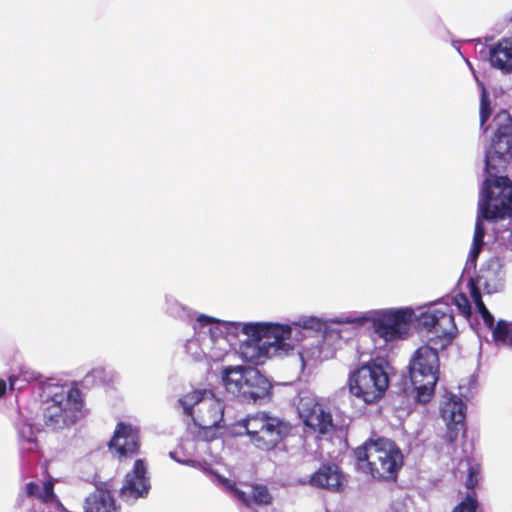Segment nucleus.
<instances>
[{"label": "nucleus", "instance_id": "17", "mask_svg": "<svg viewBox=\"0 0 512 512\" xmlns=\"http://www.w3.org/2000/svg\"><path fill=\"white\" fill-rule=\"evenodd\" d=\"M85 512H117L115 499L112 492L105 484L97 486L85 499Z\"/></svg>", "mask_w": 512, "mask_h": 512}, {"label": "nucleus", "instance_id": "37", "mask_svg": "<svg viewBox=\"0 0 512 512\" xmlns=\"http://www.w3.org/2000/svg\"><path fill=\"white\" fill-rule=\"evenodd\" d=\"M511 21H512V17H511Z\"/></svg>", "mask_w": 512, "mask_h": 512}, {"label": "nucleus", "instance_id": "20", "mask_svg": "<svg viewBox=\"0 0 512 512\" xmlns=\"http://www.w3.org/2000/svg\"><path fill=\"white\" fill-rule=\"evenodd\" d=\"M470 285V295L477 307L478 312L480 313L482 320L486 327H492L494 322V317L487 309L486 305L482 300V295L478 286L471 280L469 282Z\"/></svg>", "mask_w": 512, "mask_h": 512}, {"label": "nucleus", "instance_id": "6", "mask_svg": "<svg viewBox=\"0 0 512 512\" xmlns=\"http://www.w3.org/2000/svg\"><path fill=\"white\" fill-rule=\"evenodd\" d=\"M83 407V395L76 385L67 393H55L43 402V425L52 431L69 428L79 420Z\"/></svg>", "mask_w": 512, "mask_h": 512}, {"label": "nucleus", "instance_id": "8", "mask_svg": "<svg viewBox=\"0 0 512 512\" xmlns=\"http://www.w3.org/2000/svg\"><path fill=\"white\" fill-rule=\"evenodd\" d=\"M226 390L246 402H256L270 394V382L255 368L229 366L223 369Z\"/></svg>", "mask_w": 512, "mask_h": 512}, {"label": "nucleus", "instance_id": "14", "mask_svg": "<svg viewBox=\"0 0 512 512\" xmlns=\"http://www.w3.org/2000/svg\"><path fill=\"white\" fill-rule=\"evenodd\" d=\"M147 465L143 459H137L124 479L120 488V497L124 500H136L147 496L150 490Z\"/></svg>", "mask_w": 512, "mask_h": 512}, {"label": "nucleus", "instance_id": "22", "mask_svg": "<svg viewBox=\"0 0 512 512\" xmlns=\"http://www.w3.org/2000/svg\"><path fill=\"white\" fill-rule=\"evenodd\" d=\"M485 226H475L472 246L468 254V261L471 264H476L478 256L482 251L484 245V237H485Z\"/></svg>", "mask_w": 512, "mask_h": 512}, {"label": "nucleus", "instance_id": "18", "mask_svg": "<svg viewBox=\"0 0 512 512\" xmlns=\"http://www.w3.org/2000/svg\"><path fill=\"white\" fill-rule=\"evenodd\" d=\"M490 63L493 67L512 72V38L502 39L490 48Z\"/></svg>", "mask_w": 512, "mask_h": 512}, {"label": "nucleus", "instance_id": "12", "mask_svg": "<svg viewBox=\"0 0 512 512\" xmlns=\"http://www.w3.org/2000/svg\"><path fill=\"white\" fill-rule=\"evenodd\" d=\"M298 411L304 425L313 433L327 435L336 428L329 407L314 397H301Z\"/></svg>", "mask_w": 512, "mask_h": 512}, {"label": "nucleus", "instance_id": "3", "mask_svg": "<svg viewBox=\"0 0 512 512\" xmlns=\"http://www.w3.org/2000/svg\"><path fill=\"white\" fill-rule=\"evenodd\" d=\"M354 457L357 469L379 482L395 481L404 464L401 449L385 438L368 439L355 448Z\"/></svg>", "mask_w": 512, "mask_h": 512}, {"label": "nucleus", "instance_id": "28", "mask_svg": "<svg viewBox=\"0 0 512 512\" xmlns=\"http://www.w3.org/2000/svg\"><path fill=\"white\" fill-rule=\"evenodd\" d=\"M231 491L233 492L234 496L241 501L246 506H250L251 503V497H249L246 492L240 490L236 484L231 485Z\"/></svg>", "mask_w": 512, "mask_h": 512}, {"label": "nucleus", "instance_id": "10", "mask_svg": "<svg viewBox=\"0 0 512 512\" xmlns=\"http://www.w3.org/2000/svg\"><path fill=\"white\" fill-rule=\"evenodd\" d=\"M418 326L435 334L430 341L444 349L456 337L458 330L452 308L447 304L429 307L417 319Z\"/></svg>", "mask_w": 512, "mask_h": 512}, {"label": "nucleus", "instance_id": "25", "mask_svg": "<svg viewBox=\"0 0 512 512\" xmlns=\"http://www.w3.org/2000/svg\"><path fill=\"white\" fill-rule=\"evenodd\" d=\"M491 116L490 102L485 95L482 96L480 104V126L483 127Z\"/></svg>", "mask_w": 512, "mask_h": 512}, {"label": "nucleus", "instance_id": "15", "mask_svg": "<svg viewBox=\"0 0 512 512\" xmlns=\"http://www.w3.org/2000/svg\"><path fill=\"white\" fill-rule=\"evenodd\" d=\"M140 434L129 423L118 422L108 446L115 449L120 457H132L140 451Z\"/></svg>", "mask_w": 512, "mask_h": 512}, {"label": "nucleus", "instance_id": "2", "mask_svg": "<svg viewBox=\"0 0 512 512\" xmlns=\"http://www.w3.org/2000/svg\"><path fill=\"white\" fill-rule=\"evenodd\" d=\"M241 331L248 339L240 345V354L244 361L253 365H261L272 356L289 355L294 350V346L286 342L292 334L289 325L245 323Z\"/></svg>", "mask_w": 512, "mask_h": 512}, {"label": "nucleus", "instance_id": "30", "mask_svg": "<svg viewBox=\"0 0 512 512\" xmlns=\"http://www.w3.org/2000/svg\"><path fill=\"white\" fill-rule=\"evenodd\" d=\"M197 322L202 327L212 325V324H217V325L219 324V320H217L211 316L204 315V314H201L197 317Z\"/></svg>", "mask_w": 512, "mask_h": 512}, {"label": "nucleus", "instance_id": "29", "mask_svg": "<svg viewBox=\"0 0 512 512\" xmlns=\"http://www.w3.org/2000/svg\"><path fill=\"white\" fill-rule=\"evenodd\" d=\"M300 326L306 329H319L321 326L320 321L315 317H309L306 319H303L300 323Z\"/></svg>", "mask_w": 512, "mask_h": 512}, {"label": "nucleus", "instance_id": "9", "mask_svg": "<svg viewBox=\"0 0 512 512\" xmlns=\"http://www.w3.org/2000/svg\"><path fill=\"white\" fill-rule=\"evenodd\" d=\"M184 413L203 430L218 427L224 416V406L211 390L196 389L180 400Z\"/></svg>", "mask_w": 512, "mask_h": 512}, {"label": "nucleus", "instance_id": "36", "mask_svg": "<svg viewBox=\"0 0 512 512\" xmlns=\"http://www.w3.org/2000/svg\"><path fill=\"white\" fill-rule=\"evenodd\" d=\"M230 328H234L235 330H237L239 328V324H231L229 329Z\"/></svg>", "mask_w": 512, "mask_h": 512}, {"label": "nucleus", "instance_id": "1", "mask_svg": "<svg viewBox=\"0 0 512 512\" xmlns=\"http://www.w3.org/2000/svg\"><path fill=\"white\" fill-rule=\"evenodd\" d=\"M496 131L491 149L485 155V170L492 181L486 178L475 224L482 220L499 221L512 215V184L508 177L497 176L512 160V117L503 111L494 118Z\"/></svg>", "mask_w": 512, "mask_h": 512}, {"label": "nucleus", "instance_id": "24", "mask_svg": "<svg viewBox=\"0 0 512 512\" xmlns=\"http://www.w3.org/2000/svg\"><path fill=\"white\" fill-rule=\"evenodd\" d=\"M478 502L475 497V493L468 494L464 500H462L452 512H476Z\"/></svg>", "mask_w": 512, "mask_h": 512}, {"label": "nucleus", "instance_id": "26", "mask_svg": "<svg viewBox=\"0 0 512 512\" xmlns=\"http://www.w3.org/2000/svg\"><path fill=\"white\" fill-rule=\"evenodd\" d=\"M455 303L458 306L459 310L463 313L465 317H470L471 315V305L469 303L468 298L464 294H458L455 297Z\"/></svg>", "mask_w": 512, "mask_h": 512}, {"label": "nucleus", "instance_id": "11", "mask_svg": "<svg viewBox=\"0 0 512 512\" xmlns=\"http://www.w3.org/2000/svg\"><path fill=\"white\" fill-rule=\"evenodd\" d=\"M414 312L412 309H388L377 312L371 323L374 332L385 342L404 339L411 327Z\"/></svg>", "mask_w": 512, "mask_h": 512}, {"label": "nucleus", "instance_id": "13", "mask_svg": "<svg viewBox=\"0 0 512 512\" xmlns=\"http://www.w3.org/2000/svg\"><path fill=\"white\" fill-rule=\"evenodd\" d=\"M465 409V403L455 395H451L441 406V416L447 424V430L443 435V439L447 444H453L457 440L459 433L465 432Z\"/></svg>", "mask_w": 512, "mask_h": 512}, {"label": "nucleus", "instance_id": "31", "mask_svg": "<svg viewBox=\"0 0 512 512\" xmlns=\"http://www.w3.org/2000/svg\"><path fill=\"white\" fill-rule=\"evenodd\" d=\"M479 282L483 281V285L487 288L488 287V275L485 274L484 270H481V274L478 276Z\"/></svg>", "mask_w": 512, "mask_h": 512}, {"label": "nucleus", "instance_id": "35", "mask_svg": "<svg viewBox=\"0 0 512 512\" xmlns=\"http://www.w3.org/2000/svg\"><path fill=\"white\" fill-rule=\"evenodd\" d=\"M218 331L221 332L218 327H215V328H210L209 329V332L211 334L212 337H216L218 335Z\"/></svg>", "mask_w": 512, "mask_h": 512}, {"label": "nucleus", "instance_id": "21", "mask_svg": "<svg viewBox=\"0 0 512 512\" xmlns=\"http://www.w3.org/2000/svg\"><path fill=\"white\" fill-rule=\"evenodd\" d=\"M251 501L258 506H269L273 503V496L264 484L251 485Z\"/></svg>", "mask_w": 512, "mask_h": 512}, {"label": "nucleus", "instance_id": "32", "mask_svg": "<svg viewBox=\"0 0 512 512\" xmlns=\"http://www.w3.org/2000/svg\"><path fill=\"white\" fill-rule=\"evenodd\" d=\"M17 380H18L17 376H10L9 377V387H10V390H15V383H16Z\"/></svg>", "mask_w": 512, "mask_h": 512}, {"label": "nucleus", "instance_id": "27", "mask_svg": "<svg viewBox=\"0 0 512 512\" xmlns=\"http://www.w3.org/2000/svg\"><path fill=\"white\" fill-rule=\"evenodd\" d=\"M478 474L479 471L475 467H470L468 471V475L466 477L465 486L469 490H473L478 484Z\"/></svg>", "mask_w": 512, "mask_h": 512}, {"label": "nucleus", "instance_id": "5", "mask_svg": "<svg viewBox=\"0 0 512 512\" xmlns=\"http://www.w3.org/2000/svg\"><path fill=\"white\" fill-rule=\"evenodd\" d=\"M347 387L355 398L366 405H375L386 394L389 376L382 364L370 360L349 373Z\"/></svg>", "mask_w": 512, "mask_h": 512}, {"label": "nucleus", "instance_id": "7", "mask_svg": "<svg viewBox=\"0 0 512 512\" xmlns=\"http://www.w3.org/2000/svg\"><path fill=\"white\" fill-rule=\"evenodd\" d=\"M439 366L437 349L427 344L420 346L411 357L409 376L418 402L427 403L434 395L439 379Z\"/></svg>", "mask_w": 512, "mask_h": 512}, {"label": "nucleus", "instance_id": "34", "mask_svg": "<svg viewBox=\"0 0 512 512\" xmlns=\"http://www.w3.org/2000/svg\"><path fill=\"white\" fill-rule=\"evenodd\" d=\"M220 481L231 490V485L236 484L235 482H231L229 479L226 478H220Z\"/></svg>", "mask_w": 512, "mask_h": 512}, {"label": "nucleus", "instance_id": "23", "mask_svg": "<svg viewBox=\"0 0 512 512\" xmlns=\"http://www.w3.org/2000/svg\"><path fill=\"white\" fill-rule=\"evenodd\" d=\"M487 328L492 331V338L496 343L507 344L512 332L507 321L500 319L496 324L494 321L493 326Z\"/></svg>", "mask_w": 512, "mask_h": 512}, {"label": "nucleus", "instance_id": "19", "mask_svg": "<svg viewBox=\"0 0 512 512\" xmlns=\"http://www.w3.org/2000/svg\"><path fill=\"white\" fill-rule=\"evenodd\" d=\"M27 496L39 499L43 503H53L56 499L54 483L52 480L44 482L43 487L36 482H28L25 486Z\"/></svg>", "mask_w": 512, "mask_h": 512}, {"label": "nucleus", "instance_id": "33", "mask_svg": "<svg viewBox=\"0 0 512 512\" xmlns=\"http://www.w3.org/2000/svg\"><path fill=\"white\" fill-rule=\"evenodd\" d=\"M6 388V382L3 379H0V398L5 394Z\"/></svg>", "mask_w": 512, "mask_h": 512}, {"label": "nucleus", "instance_id": "4", "mask_svg": "<svg viewBox=\"0 0 512 512\" xmlns=\"http://www.w3.org/2000/svg\"><path fill=\"white\" fill-rule=\"evenodd\" d=\"M249 442L258 450L270 452L282 444L291 434L289 421L267 411H257L239 420Z\"/></svg>", "mask_w": 512, "mask_h": 512}, {"label": "nucleus", "instance_id": "16", "mask_svg": "<svg viewBox=\"0 0 512 512\" xmlns=\"http://www.w3.org/2000/svg\"><path fill=\"white\" fill-rule=\"evenodd\" d=\"M345 481V476L339 466L331 462L322 464L309 479L311 486L333 492L340 491Z\"/></svg>", "mask_w": 512, "mask_h": 512}]
</instances>
